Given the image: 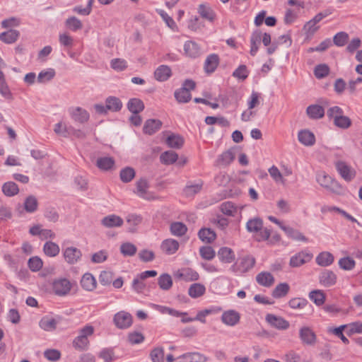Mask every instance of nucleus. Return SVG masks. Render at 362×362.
<instances>
[{"mask_svg":"<svg viewBox=\"0 0 362 362\" xmlns=\"http://www.w3.org/2000/svg\"><path fill=\"white\" fill-rule=\"evenodd\" d=\"M246 229L249 233H256V240L258 242L268 240L271 235V230L263 228V221L259 217L249 219L246 223Z\"/></svg>","mask_w":362,"mask_h":362,"instance_id":"f257e3e1","label":"nucleus"},{"mask_svg":"<svg viewBox=\"0 0 362 362\" xmlns=\"http://www.w3.org/2000/svg\"><path fill=\"white\" fill-rule=\"evenodd\" d=\"M256 263L255 258L251 255H245L238 257L233 265L230 267V270L238 274L241 275L247 273L252 269Z\"/></svg>","mask_w":362,"mask_h":362,"instance_id":"f03ea898","label":"nucleus"},{"mask_svg":"<svg viewBox=\"0 0 362 362\" xmlns=\"http://www.w3.org/2000/svg\"><path fill=\"white\" fill-rule=\"evenodd\" d=\"M335 168L340 176L346 182H351L356 177V170L344 161H337L335 163Z\"/></svg>","mask_w":362,"mask_h":362,"instance_id":"7ed1b4c3","label":"nucleus"},{"mask_svg":"<svg viewBox=\"0 0 362 362\" xmlns=\"http://www.w3.org/2000/svg\"><path fill=\"white\" fill-rule=\"evenodd\" d=\"M71 288V282L66 278L55 279L52 283V291L59 296L67 295Z\"/></svg>","mask_w":362,"mask_h":362,"instance_id":"20e7f679","label":"nucleus"},{"mask_svg":"<svg viewBox=\"0 0 362 362\" xmlns=\"http://www.w3.org/2000/svg\"><path fill=\"white\" fill-rule=\"evenodd\" d=\"M115 326L119 329H127L132 325V316L129 313L120 311L114 315Z\"/></svg>","mask_w":362,"mask_h":362,"instance_id":"39448f33","label":"nucleus"},{"mask_svg":"<svg viewBox=\"0 0 362 362\" xmlns=\"http://www.w3.org/2000/svg\"><path fill=\"white\" fill-rule=\"evenodd\" d=\"M63 257L69 264L77 263L82 257L81 251L75 247H67L63 250Z\"/></svg>","mask_w":362,"mask_h":362,"instance_id":"423d86ee","label":"nucleus"},{"mask_svg":"<svg viewBox=\"0 0 362 362\" xmlns=\"http://www.w3.org/2000/svg\"><path fill=\"white\" fill-rule=\"evenodd\" d=\"M313 257V255L310 252L306 251L299 252L291 257L289 265L291 267H300L303 264L309 262L312 259Z\"/></svg>","mask_w":362,"mask_h":362,"instance_id":"0eeeda50","label":"nucleus"},{"mask_svg":"<svg viewBox=\"0 0 362 362\" xmlns=\"http://www.w3.org/2000/svg\"><path fill=\"white\" fill-rule=\"evenodd\" d=\"M71 119L80 124H84L89 120L90 115L88 112L80 107H71L69 110Z\"/></svg>","mask_w":362,"mask_h":362,"instance_id":"6e6552de","label":"nucleus"},{"mask_svg":"<svg viewBox=\"0 0 362 362\" xmlns=\"http://www.w3.org/2000/svg\"><path fill=\"white\" fill-rule=\"evenodd\" d=\"M317 182L322 187L332 190L341 187L337 181L332 178V177L325 172L320 173L317 175Z\"/></svg>","mask_w":362,"mask_h":362,"instance_id":"1a4fd4ad","label":"nucleus"},{"mask_svg":"<svg viewBox=\"0 0 362 362\" xmlns=\"http://www.w3.org/2000/svg\"><path fill=\"white\" fill-rule=\"evenodd\" d=\"M299 337L303 344L313 346L316 343L317 336L308 327H303L299 330Z\"/></svg>","mask_w":362,"mask_h":362,"instance_id":"9d476101","label":"nucleus"},{"mask_svg":"<svg viewBox=\"0 0 362 362\" xmlns=\"http://www.w3.org/2000/svg\"><path fill=\"white\" fill-rule=\"evenodd\" d=\"M221 320L226 325L233 327L239 323L240 315L235 310H228L223 313Z\"/></svg>","mask_w":362,"mask_h":362,"instance_id":"9b49d317","label":"nucleus"},{"mask_svg":"<svg viewBox=\"0 0 362 362\" xmlns=\"http://www.w3.org/2000/svg\"><path fill=\"white\" fill-rule=\"evenodd\" d=\"M220 63V58L217 54H210L207 56L204 64V72L210 75L213 74L217 69Z\"/></svg>","mask_w":362,"mask_h":362,"instance_id":"f8f14e48","label":"nucleus"},{"mask_svg":"<svg viewBox=\"0 0 362 362\" xmlns=\"http://www.w3.org/2000/svg\"><path fill=\"white\" fill-rule=\"evenodd\" d=\"M266 321L273 327L284 330L289 327V322L281 317L273 314H267Z\"/></svg>","mask_w":362,"mask_h":362,"instance_id":"ddd939ff","label":"nucleus"},{"mask_svg":"<svg viewBox=\"0 0 362 362\" xmlns=\"http://www.w3.org/2000/svg\"><path fill=\"white\" fill-rule=\"evenodd\" d=\"M184 54L186 57L192 59L197 58L201 54V47L194 41H186L184 44Z\"/></svg>","mask_w":362,"mask_h":362,"instance_id":"4468645a","label":"nucleus"},{"mask_svg":"<svg viewBox=\"0 0 362 362\" xmlns=\"http://www.w3.org/2000/svg\"><path fill=\"white\" fill-rule=\"evenodd\" d=\"M337 275L329 269H324L319 276L320 284L325 287L334 286L337 282Z\"/></svg>","mask_w":362,"mask_h":362,"instance_id":"2eb2a0df","label":"nucleus"},{"mask_svg":"<svg viewBox=\"0 0 362 362\" xmlns=\"http://www.w3.org/2000/svg\"><path fill=\"white\" fill-rule=\"evenodd\" d=\"M61 320V317L53 318L49 316H45L39 322V326L45 331L52 332L57 329V325Z\"/></svg>","mask_w":362,"mask_h":362,"instance_id":"dca6fc26","label":"nucleus"},{"mask_svg":"<svg viewBox=\"0 0 362 362\" xmlns=\"http://www.w3.org/2000/svg\"><path fill=\"white\" fill-rule=\"evenodd\" d=\"M172 76V70L168 65H160L154 71V78L156 81L164 82L168 81Z\"/></svg>","mask_w":362,"mask_h":362,"instance_id":"f3484780","label":"nucleus"},{"mask_svg":"<svg viewBox=\"0 0 362 362\" xmlns=\"http://www.w3.org/2000/svg\"><path fill=\"white\" fill-rule=\"evenodd\" d=\"M179 247L178 241L173 238L164 240L160 245L162 251L168 255L175 254L178 250Z\"/></svg>","mask_w":362,"mask_h":362,"instance_id":"a211bd4d","label":"nucleus"},{"mask_svg":"<svg viewBox=\"0 0 362 362\" xmlns=\"http://www.w3.org/2000/svg\"><path fill=\"white\" fill-rule=\"evenodd\" d=\"M298 139L300 143L306 146H311L315 143L314 134L308 129L300 130L298 134Z\"/></svg>","mask_w":362,"mask_h":362,"instance_id":"6ab92c4d","label":"nucleus"},{"mask_svg":"<svg viewBox=\"0 0 362 362\" xmlns=\"http://www.w3.org/2000/svg\"><path fill=\"white\" fill-rule=\"evenodd\" d=\"M162 127V122L159 119H147L144 125L143 132L146 134L152 135L158 132Z\"/></svg>","mask_w":362,"mask_h":362,"instance_id":"aec40b11","label":"nucleus"},{"mask_svg":"<svg viewBox=\"0 0 362 362\" xmlns=\"http://www.w3.org/2000/svg\"><path fill=\"white\" fill-rule=\"evenodd\" d=\"M219 260L223 263H231L235 259V255L233 250L228 247H222L218 251Z\"/></svg>","mask_w":362,"mask_h":362,"instance_id":"412c9836","label":"nucleus"},{"mask_svg":"<svg viewBox=\"0 0 362 362\" xmlns=\"http://www.w3.org/2000/svg\"><path fill=\"white\" fill-rule=\"evenodd\" d=\"M306 114L311 119H320L325 116V109L319 105H310L306 108Z\"/></svg>","mask_w":362,"mask_h":362,"instance_id":"4be33fe9","label":"nucleus"},{"mask_svg":"<svg viewBox=\"0 0 362 362\" xmlns=\"http://www.w3.org/2000/svg\"><path fill=\"white\" fill-rule=\"evenodd\" d=\"M101 223L106 228L120 227L123 225V219L117 215L111 214L105 216L101 220Z\"/></svg>","mask_w":362,"mask_h":362,"instance_id":"5701e85b","label":"nucleus"},{"mask_svg":"<svg viewBox=\"0 0 362 362\" xmlns=\"http://www.w3.org/2000/svg\"><path fill=\"white\" fill-rule=\"evenodd\" d=\"M180 362H206L207 358L198 352L185 353L177 358Z\"/></svg>","mask_w":362,"mask_h":362,"instance_id":"b1692460","label":"nucleus"},{"mask_svg":"<svg viewBox=\"0 0 362 362\" xmlns=\"http://www.w3.org/2000/svg\"><path fill=\"white\" fill-rule=\"evenodd\" d=\"M80 284L81 287L88 291H93L97 286L96 280L90 273L84 274L81 279Z\"/></svg>","mask_w":362,"mask_h":362,"instance_id":"393cba45","label":"nucleus"},{"mask_svg":"<svg viewBox=\"0 0 362 362\" xmlns=\"http://www.w3.org/2000/svg\"><path fill=\"white\" fill-rule=\"evenodd\" d=\"M115 165V159L109 156L100 157L96 160V166L103 171L112 170Z\"/></svg>","mask_w":362,"mask_h":362,"instance_id":"a878e982","label":"nucleus"},{"mask_svg":"<svg viewBox=\"0 0 362 362\" xmlns=\"http://www.w3.org/2000/svg\"><path fill=\"white\" fill-rule=\"evenodd\" d=\"M281 230L284 231L286 235L288 236V238L297 240V241H302V242H308V239L306 238L303 233H301L299 230L294 229L292 227L290 226H282Z\"/></svg>","mask_w":362,"mask_h":362,"instance_id":"bb28decb","label":"nucleus"},{"mask_svg":"<svg viewBox=\"0 0 362 362\" xmlns=\"http://www.w3.org/2000/svg\"><path fill=\"white\" fill-rule=\"evenodd\" d=\"M199 238L204 243H211L216 239V233L209 228H202L198 232Z\"/></svg>","mask_w":362,"mask_h":362,"instance_id":"cd10ccee","label":"nucleus"},{"mask_svg":"<svg viewBox=\"0 0 362 362\" xmlns=\"http://www.w3.org/2000/svg\"><path fill=\"white\" fill-rule=\"evenodd\" d=\"M204 182L200 180L197 183L189 182L183 189V194L186 197H194L201 192Z\"/></svg>","mask_w":362,"mask_h":362,"instance_id":"c85d7f7f","label":"nucleus"},{"mask_svg":"<svg viewBox=\"0 0 362 362\" xmlns=\"http://www.w3.org/2000/svg\"><path fill=\"white\" fill-rule=\"evenodd\" d=\"M20 37V32L16 30L10 29L0 34V40L6 44H12L17 41Z\"/></svg>","mask_w":362,"mask_h":362,"instance_id":"c756f323","label":"nucleus"},{"mask_svg":"<svg viewBox=\"0 0 362 362\" xmlns=\"http://www.w3.org/2000/svg\"><path fill=\"white\" fill-rule=\"evenodd\" d=\"M149 185L146 178H141L136 182V191L134 192L140 197L146 199H149L147 196V189Z\"/></svg>","mask_w":362,"mask_h":362,"instance_id":"7c9ffc66","label":"nucleus"},{"mask_svg":"<svg viewBox=\"0 0 362 362\" xmlns=\"http://www.w3.org/2000/svg\"><path fill=\"white\" fill-rule=\"evenodd\" d=\"M256 281L261 286L270 287L274 283V278L271 273L262 272L257 275Z\"/></svg>","mask_w":362,"mask_h":362,"instance_id":"2f4dec72","label":"nucleus"},{"mask_svg":"<svg viewBox=\"0 0 362 362\" xmlns=\"http://www.w3.org/2000/svg\"><path fill=\"white\" fill-rule=\"evenodd\" d=\"M262 32L259 30L255 31L250 37V53L252 56H255L259 46L261 44Z\"/></svg>","mask_w":362,"mask_h":362,"instance_id":"473e14b6","label":"nucleus"},{"mask_svg":"<svg viewBox=\"0 0 362 362\" xmlns=\"http://www.w3.org/2000/svg\"><path fill=\"white\" fill-rule=\"evenodd\" d=\"M106 108L108 111L116 112H119L122 107V103L119 98L109 96L105 100Z\"/></svg>","mask_w":362,"mask_h":362,"instance_id":"72a5a7b5","label":"nucleus"},{"mask_svg":"<svg viewBox=\"0 0 362 362\" xmlns=\"http://www.w3.org/2000/svg\"><path fill=\"white\" fill-rule=\"evenodd\" d=\"M144 107V102L139 98H131L127 103V108L132 114H139Z\"/></svg>","mask_w":362,"mask_h":362,"instance_id":"f704fd0d","label":"nucleus"},{"mask_svg":"<svg viewBox=\"0 0 362 362\" xmlns=\"http://www.w3.org/2000/svg\"><path fill=\"white\" fill-rule=\"evenodd\" d=\"M316 263L321 267H327L334 262V256L329 252H320L316 257Z\"/></svg>","mask_w":362,"mask_h":362,"instance_id":"c9c22d12","label":"nucleus"},{"mask_svg":"<svg viewBox=\"0 0 362 362\" xmlns=\"http://www.w3.org/2000/svg\"><path fill=\"white\" fill-rule=\"evenodd\" d=\"M308 296L317 306L322 305L326 300V295L322 290L311 291Z\"/></svg>","mask_w":362,"mask_h":362,"instance_id":"e433bc0d","label":"nucleus"},{"mask_svg":"<svg viewBox=\"0 0 362 362\" xmlns=\"http://www.w3.org/2000/svg\"><path fill=\"white\" fill-rule=\"evenodd\" d=\"M177 276L185 281H197L199 278V274L191 268H185L177 274Z\"/></svg>","mask_w":362,"mask_h":362,"instance_id":"4c0bfd02","label":"nucleus"},{"mask_svg":"<svg viewBox=\"0 0 362 362\" xmlns=\"http://www.w3.org/2000/svg\"><path fill=\"white\" fill-rule=\"evenodd\" d=\"M43 251L47 256L54 257L59 254L60 248L57 243L52 241H47L44 244Z\"/></svg>","mask_w":362,"mask_h":362,"instance_id":"58836bf2","label":"nucleus"},{"mask_svg":"<svg viewBox=\"0 0 362 362\" xmlns=\"http://www.w3.org/2000/svg\"><path fill=\"white\" fill-rule=\"evenodd\" d=\"M206 292L205 286L199 283L192 284L189 289L188 294L192 298H197L202 296Z\"/></svg>","mask_w":362,"mask_h":362,"instance_id":"ea45409f","label":"nucleus"},{"mask_svg":"<svg viewBox=\"0 0 362 362\" xmlns=\"http://www.w3.org/2000/svg\"><path fill=\"white\" fill-rule=\"evenodd\" d=\"M170 230L172 235L181 237L186 234L187 231V227L183 223L176 221L170 224Z\"/></svg>","mask_w":362,"mask_h":362,"instance_id":"a19ab883","label":"nucleus"},{"mask_svg":"<svg viewBox=\"0 0 362 362\" xmlns=\"http://www.w3.org/2000/svg\"><path fill=\"white\" fill-rule=\"evenodd\" d=\"M166 144L170 148L180 149L184 144V139L178 134H171L166 139Z\"/></svg>","mask_w":362,"mask_h":362,"instance_id":"79ce46f5","label":"nucleus"},{"mask_svg":"<svg viewBox=\"0 0 362 362\" xmlns=\"http://www.w3.org/2000/svg\"><path fill=\"white\" fill-rule=\"evenodd\" d=\"M290 286L287 283H280L273 290L272 296L274 298L285 297L289 292Z\"/></svg>","mask_w":362,"mask_h":362,"instance_id":"37998d69","label":"nucleus"},{"mask_svg":"<svg viewBox=\"0 0 362 362\" xmlns=\"http://www.w3.org/2000/svg\"><path fill=\"white\" fill-rule=\"evenodd\" d=\"M176 100L180 103H186L190 101L192 95L186 90V88H180L174 93Z\"/></svg>","mask_w":362,"mask_h":362,"instance_id":"c03bdc74","label":"nucleus"},{"mask_svg":"<svg viewBox=\"0 0 362 362\" xmlns=\"http://www.w3.org/2000/svg\"><path fill=\"white\" fill-rule=\"evenodd\" d=\"M178 155L173 151H166L160 154V160L163 164L171 165L177 161Z\"/></svg>","mask_w":362,"mask_h":362,"instance_id":"a18cd8bd","label":"nucleus"},{"mask_svg":"<svg viewBox=\"0 0 362 362\" xmlns=\"http://www.w3.org/2000/svg\"><path fill=\"white\" fill-rule=\"evenodd\" d=\"M198 13L200 16L210 22H213L216 18L214 11L209 6L204 4H200L198 8Z\"/></svg>","mask_w":362,"mask_h":362,"instance_id":"49530a36","label":"nucleus"},{"mask_svg":"<svg viewBox=\"0 0 362 362\" xmlns=\"http://www.w3.org/2000/svg\"><path fill=\"white\" fill-rule=\"evenodd\" d=\"M2 192L7 197H13L18 193L19 188L14 182H7L2 186Z\"/></svg>","mask_w":362,"mask_h":362,"instance_id":"de8ad7c7","label":"nucleus"},{"mask_svg":"<svg viewBox=\"0 0 362 362\" xmlns=\"http://www.w3.org/2000/svg\"><path fill=\"white\" fill-rule=\"evenodd\" d=\"M135 170L132 167H125L119 173L120 180L124 183L131 182L135 177Z\"/></svg>","mask_w":362,"mask_h":362,"instance_id":"09e8293b","label":"nucleus"},{"mask_svg":"<svg viewBox=\"0 0 362 362\" xmlns=\"http://www.w3.org/2000/svg\"><path fill=\"white\" fill-rule=\"evenodd\" d=\"M89 345V340L85 336L78 335L73 341V346L79 351H84L88 349Z\"/></svg>","mask_w":362,"mask_h":362,"instance_id":"8fccbe9b","label":"nucleus"},{"mask_svg":"<svg viewBox=\"0 0 362 362\" xmlns=\"http://www.w3.org/2000/svg\"><path fill=\"white\" fill-rule=\"evenodd\" d=\"M159 287L164 291L169 290L173 286V280L168 274H163L158 279Z\"/></svg>","mask_w":362,"mask_h":362,"instance_id":"3c124183","label":"nucleus"},{"mask_svg":"<svg viewBox=\"0 0 362 362\" xmlns=\"http://www.w3.org/2000/svg\"><path fill=\"white\" fill-rule=\"evenodd\" d=\"M38 202L33 195L28 196L24 202V209L28 213H33L37 209Z\"/></svg>","mask_w":362,"mask_h":362,"instance_id":"603ef678","label":"nucleus"},{"mask_svg":"<svg viewBox=\"0 0 362 362\" xmlns=\"http://www.w3.org/2000/svg\"><path fill=\"white\" fill-rule=\"evenodd\" d=\"M235 159V153L232 149L223 152L218 157V161L220 164L228 165Z\"/></svg>","mask_w":362,"mask_h":362,"instance_id":"864d4df0","label":"nucleus"},{"mask_svg":"<svg viewBox=\"0 0 362 362\" xmlns=\"http://www.w3.org/2000/svg\"><path fill=\"white\" fill-rule=\"evenodd\" d=\"M136 247L131 243H124L120 246V252L125 257H132L136 253Z\"/></svg>","mask_w":362,"mask_h":362,"instance_id":"5fc2aeb1","label":"nucleus"},{"mask_svg":"<svg viewBox=\"0 0 362 362\" xmlns=\"http://www.w3.org/2000/svg\"><path fill=\"white\" fill-rule=\"evenodd\" d=\"M156 11L170 28H171L173 30H177V26L172 17H170L165 11L162 9H156Z\"/></svg>","mask_w":362,"mask_h":362,"instance_id":"6e6d98bb","label":"nucleus"},{"mask_svg":"<svg viewBox=\"0 0 362 362\" xmlns=\"http://www.w3.org/2000/svg\"><path fill=\"white\" fill-rule=\"evenodd\" d=\"M199 255L204 259L211 260L215 257L216 252L211 246H202L199 248Z\"/></svg>","mask_w":362,"mask_h":362,"instance_id":"4d7b16f0","label":"nucleus"},{"mask_svg":"<svg viewBox=\"0 0 362 362\" xmlns=\"http://www.w3.org/2000/svg\"><path fill=\"white\" fill-rule=\"evenodd\" d=\"M220 209L223 214L229 216H234L237 212V208L231 202H226L222 203Z\"/></svg>","mask_w":362,"mask_h":362,"instance_id":"13d9d810","label":"nucleus"},{"mask_svg":"<svg viewBox=\"0 0 362 362\" xmlns=\"http://www.w3.org/2000/svg\"><path fill=\"white\" fill-rule=\"evenodd\" d=\"M66 26L72 31L81 30L83 27L81 21L75 16H71L66 20Z\"/></svg>","mask_w":362,"mask_h":362,"instance_id":"bf43d9fd","label":"nucleus"},{"mask_svg":"<svg viewBox=\"0 0 362 362\" xmlns=\"http://www.w3.org/2000/svg\"><path fill=\"white\" fill-rule=\"evenodd\" d=\"M329 67L325 64H320L315 66L314 74L317 78H323L328 76Z\"/></svg>","mask_w":362,"mask_h":362,"instance_id":"052dcab7","label":"nucleus"},{"mask_svg":"<svg viewBox=\"0 0 362 362\" xmlns=\"http://www.w3.org/2000/svg\"><path fill=\"white\" fill-rule=\"evenodd\" d=\"M339 266L344 270L349 271L355 267L356 262L349 257H345L339 260Z\"/></svg>","mask_w":362,"mask_h":362,"instance_id":"680f3d73","label":"nucleus"},{"mask_svg":"<svg viewBox=\"0 0 362 362\" xmlns=\"http://www.w3.org/2000/svg\"><path fill=\"white\" fill-rule=\"evenodd\" d=\"M55 76V71L53 69H48L40 71L37 76L39 83L51 81Z\"/></svg>","mask_w":362,"mask_h":362,"instance_id":"e2e57ef3","label":"nucleus"},{"mask_svg":"<svg viewBox=\"0 0 362 362\" xmlns=\"http://www.w3.org/2000/svg\"><path fill=\"white\" fill-rule=\"evenodd\" d=\"M28 265L29 269L32 272H36L40 271L42 269V267L43 266V262H42V260L40 257L35 256V257H30L29 259Z\"/></svg>","mask_w":362,"mask_h":362,"instance_id":"0e129e2a","label":"nucleus"},{"mask_svg":"<svg viewBox=\"0 0 362 362\" xmlns=\"http://www.w3.org/2000/svg\"><path fill=\"white\" fill-rule=\"evenodd\" d=\"M349 40V35L345 32L337 33L333 37V43L338 47L344 46Z\"/></svg>","mask_w":362,"mask_h":362,"instance_id":"69168bd1","label":"nucleus"},{"mask_svg":"<svg viewBox=\"0 0 362 362\" xmlns=\"http://www.w3.org/2000/svg\"><path fill=\"white\" fill-rule=\"evenodd\" d=\"M334 124L341 129H348L351 125V120L349 117L344 116V115L341 117H337Z\"/></svg>","mask_w":362,"mask_h":362,"instance_id":"338daca9","label":"nucleus"},{"mask_svg":"<svg viewBox=\"0 0 362 362\" xmlns=\"http://www.w3.org/2000/svg\"><path fill=\"white\" fill-rule=\"evenodd\" d=\"M308 303V300L303 298H293L288 301V305L292 309H302Z\"/></svg>","mask_w":362,"mask_h":362,"instance_id":"774afa93","label":"nucleus"}]
</instances>
